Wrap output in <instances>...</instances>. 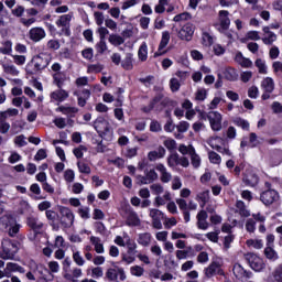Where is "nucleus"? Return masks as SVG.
<instances>
[{"label":"nucleus","instance_id":"obj_33","mask_svg":"<svg viewBox=\"0 0 282 282\" xmlns=\"http://www.w3.org/2000/svg\"><path fill=\"white\" fill-rule=\"evenodd\" d=\"M121 67L123 69L130 70L133 69V54L127 53L124 59L121 62Z\"/></svg>","mask_w":282,"mask_h":282},{"label":"nucleus","instance_id":"obj_3","mask_svg":"<svg viewBox=\"0 0 282 282\" xmlns=\"http://www.w3.org/2000/svg\"><path fill=\"white\" fill-rule=\"evenodd\" d=\"M18 252L19 246L17 242L10 239H3L1 241L0 259H3L4 261L12 260L17 257Z\"/></svg>","mask_w":282,"mask_h":282},{"label":"nucleus","instance_id":"obj_60","mask_svg":"<svg viewBox=\"0 0 282 282\" xmlns=\"http://www.w3.org/2000/svg\"><path fill=\"white\" fill-rule=\"evenodd\" d=\"M14 144H17V147H26L28 141H25V135L20 134L18 137H15L14 138Z\"/></svg>","mask_w":282,"mask_h":282},{"label":"nucleus","instance_id":"obj_46","mask_svg":"<svg viewBox=\"0 0 282 282\" xmlns=\"http://www.w3.org/2000/svg\"><path fill=\"white\" fill-rule=\"evenodd\" d=\"M208 158H209V162H212V164H221V156L219 154H217V152L209 151Z\"/></svg>","mask_w":282,"mask_h":282},{"label":"nucleus","instance_id":"obj_15","mask_svg":"<svg viewBox=\"0 0 282 282\" xmlns=\"http://www.w3.org/2000/svg\"><path fill=\"white\" fill-rule=\"evenodd\" d=\"M242 182L245 185L250 186L251 188H254L257 184H259V175L252 171H246L242 177Z\"/></svg>","mask_w":282,"mask_h":282},{"label":"nucleus","instance_id":"obj_63","mask_svg":"<svg viewBox=\"0 0 282 282\" xmlns=\"http://www.w3.org/2000/svg\"><path fill=\"white\" fill-rule=\"evenodd\" d=\"M76 176V174H74L73 170H66L64 172V180L68 183L74 182V177Z\"/></svg>","mask_w":282,"mask_h":282},{"label":"nucleus","instance_id":"obj_43","mask_svg":"<svg viewBox=\"0 0 282 282\" xmlns=\"http://www.w3.org/2000/svg\"><path fill=\"white\" fill-rule=\"evenodd\" d=\"M256 67L259 69V74H268V66H265V61L258 58L254 62Z\"/></svg>","mask_w":282,"mask_h":282},{"label":"nucleus","instance_id":"obj_44","mask_svg":"<svg viewBox=\"0 0 282 282\" xmlns=\"http://www.w3.org/2000/svg\"><path fill=\"white\" fill-rule=\"evenodd\" d=\"M271 162L275 166H279V164H281V162H282V152H281V150H276L275 152H273V154L271 155Z\"/></svg>","mask_w":282,"mask_h":282},{"label":"nucleus","instance_id":"obj_31","mask_svg":"<svg viewBox=\"0 0 282 282\" xmlns=\"http://www.w3.org/2000/svg\"><path fill=\"white\" fill-rule=\"evenodd\" d=\"M235 61L238 63V65H241V67H250L252 65V61H250V58L243 57L241 52L236 54Z\"/></svg>","mask_w":282,"mask_h":282},{"label":"nucleus","instance_id":"obj_64","mask_svg":"<svg viewBox=\"0 0 282 282\" xmlns=\"http://www.w3.org/2000/svg\"><path fill=\"white\" fill-rule=\"evenodd\" d=\"M203 43L206 46L213 45V35H209L208 33H203Z\"/></svg>","mask_w":282,"mask_h":282},{"label":"nucleus","instance_id":"obj_20","mask_svg":"<svg viewBox=\"0 0 282 282\" xmlns=\"http://www.w3.org/2000/svg\"><path fill=\"white\" fill-rule=\"evenodd\" d=\"M156 171H159V173H161V182L163 184H169V182H171L173 180V175H171V173L166 170V166H164V164L160 163L155 166Z\"/></svg>","mask_w":282,"mask_h":282},{"label":"nucleus","instance_id":"obj_1","mask_svg":"<svg viewBox=\"0 0 282 282\" xmlns=\"http://www.w3.org/2000/svg\"><path fill=\"white\" fill-rule=\"evenodd\" d=\"M50 61H52V58L45 53L35 55L26 65L25 70L28 74H30V76H34V74L43 72V69H45L47 65H50Z\"/></svg>","mask_w":282,"mask_h":282},{"label":"nucleus","instance_id":"obj_17","mask_svg":"<svg viewBox=\"0 0 282 282\" xmlns=\"http://www.w3.org/2000/svg\"><path fill=\"white\" fill-rule=\"evenodd\" d=\"M193 34H195V30L191 23L184 24L178 32V36L182 41H191Z\"/></svg>","mask_w":282,"mask_h":282},{"label":"nucleus","instance_id":"obj_18","mask_svg":"<svg viewBox=\"0 0 282 282\" xmlns=\"http://www.w3.org/2000/svg\"><path fill=\"white\" fill-rule=\"evenodd\" d=\"M229 15H230V12L226 10H221L218 12V21L220 25L218 30H228V28H230V18H228Z\"/></svg>","mask_w":282,"mask_h":282},{"label":"nucleus","instance_id":"obj_21","mask_svg":"<svg viewBox=\"0 0 282 282\" xmlns=\"http://www.w3.org/2000/svg\"><path fill=\"white\" fill-rule=\"evenodd\" d=\"M262 32L264 33V36L261 39V41L264 43V45H272L274 41H276V34L270 31V26H264Z\"/></svg>","mask_w":282,"mask_h":282},{"label":"nucleus","instance_id":"obj_40","mask_svg":"<svg viewBox=\"0 0 282 282\" xmlns=\"http://www.w3.org/2000/svg\"><path fill=\"white\" fill-rule=\"evenodd\" d=\"M108 41L109 43H111V45H115V46L124 44V40L122 39V35H118V34H110Z\"/></svg>","mask_w":282,"mask_h":282},{"label":"nucleus","instance_id":"obj_6","mask_svg":"<svg viewBox=\"0 0 282 282\" xmlns=\"http://www.w3.org/2000/svg\"><path fill=\"white\" fill-rule=\"evenodd\" d=\"M118 276H119V281H127V273H124L123 268L113 265V268H109L106 271V279L111 282H113V281L118 282Z\"/></svg>","mask_w":282,"mask_h":282},{"label":"nucleus","instance_id":"obj_45","mask_svg":"<svg viewBox=\"0 0 282 282\" xmlns=\"http://www.w3.org/2000/svg\"><path fill=\"white\" fill-rule=\"evenodd\" d=\"M264 254L267 259H272L273 261H276V259H279V253H276L275 250L272 249V247H267L264 249Z\"/></svg>","mask_w":282,"mask_h":282},{"label":"nucleus","instance_id":"obj_53","mask_svg":"<svg viewBox=\"0 0 282 282\" xmlns=\"http://www.w3.org/2000/svg\"><path fill=\"white\" fill-rule=\"evenodd\" d=\"M189 127H191V123H188L187 121H181L176 126V129H177L178 133H186V131H188Z\"/></svg>","mask_w":282,"mask_h":282},{"label":"nucleus","instance_id":"obj_35","mask_svg":"<svg viewBox=\"0 0 282 282\" xmlns=\"http://www.w3.org/2000/svg\"><path fill=\"white\" fill-rule=\"evenodd\" d=\"M234 124H236V127H240L242 128L245 131H249L250 129V122H248V120L242 119L241 117H237L232 120Z\"/></svg>","mask_w":282,"mask_h":282},{"label":"nucleus","instance_id":"obj_27","mask_svg":"<svg viewBox=\"0 0 282 282\" xmlns=\"http://www.w3.org/2000/svg\"><path fill=\"white\" fill-rule=\"evenodd\" d=\"M151 239H152V236L150 232H143V234H139L137 241L139 246H143V248H148V246H151Z\"/></svg>","mask_w":282,"mask_h":282},{"label":"nucleus","instance_id":"obj_34","mask_svg":"<svg viewBox=\"0 0 282 282\" xmlns=\"http://www.w3.org/2000/svg\"><path fill=\"white\" fill-rule=\"evenodd\" d=\"M6 270L8 272H20V274H25V269L18 263L9 262L7 263Z\"/></svg>","mask_w":282,"mask_h":282},{"label":"nucleus","instance_id":"obj_5","mask_svg":"<svg viewBox=\"0 0 282 282\" xmlns=\"http://www.w3.org/2000/svg\"><path fill=\"white\" fill-rule=\"evenodd\" d=\"M167 165L170 169H175V166H183L184 169H188L191 166V162L186 156H180L176 152L172 153L167 158Z\"/></svg>","mask_w":282,"mask_h":282},{"label":"nucleus","instance_id":"obj_28","mask_svg":"<svg viewBox=\"0 0 282 282\" xmlns=\"http://www.w3.org/2000/svg\"><path fill=\"white\" fill-rule=\"evenodd\" d=\"M90 243L94 245L95 251L97 252V254H102V252H105V246L102 245L100 238L96 236H91Z\"/></svg>","mask_w":282,"mask_h":282},{"label":"nucleus","instance_id":"obj_42","mask_svg":"<svg viewBox=\"0 0 282 282\" xmlns=\"http://www.w3.org/2000/svg\"><path fill=\"white\" fill-rule=\"evenodd\" d=\"M224 76L226 78V80H230V82H235L237 80V70H235L234 68H227L224 72Z\"/></svg>","mask_w":282,"mask_h":282},{"label":"nucleus","instance_id":"obj_2","mask_svg":"<svg viewBox=\"0 0 282 282\" xmlns=\"http://www.w3.org/2000/svg\"><path fill=\"white\" fill-rule=\"evenodd\" d=\"M169 102H171V99L166 97L164 98V94L159 93L148 106L141 108V111H143V113H151L153 109H155V111H163L164 108L169 107Z\"/></svg>","mask_w":282,"mask_h":282},{"label":"nucleus","instance_id":"obj_32","mask_svg":"<svg viewBox=\"0 0 282 282\" xmlns=\"http://www.w3.org/2000/svg\"><path fill=\"white\" fill-rule=\"evenodd\" d=\"M140 224H141V220H140V217H138V213L129 212L127 225L128 226H140Z\"/></svg>","mask_w":282,"mask_h":282},{"label":"nucleus","instance_id":"obj_52","mask_svg":"<svg viewBox=\"0 0 282 282\" xmlns=\"http://www.w3.org/2000/svg\"><path fill=\"white\" fill-rule=\"evenodd\" d=\"M164 6H169V0H160L159 4L155 6V12L156 14H162L164 12V10H166L164 8Z\"/></svg>","mask_w":282,"mask_h":282},{"label":"nucleus","instance_id":"obj_29","mask_svg":"<svg viewBox=\"0 0 282 282\" xmlns=\"http://www.w3.org/2000/svg\"><path fill=\"white\" fill-rule=\"evenodd\" d=\"M236 208L240 217H250V210L246 208V203H243V200H237Z\"/></svg>","mask_w":282,"mask_h":282},{"label":"nucleus","instance_id":"obj_30","mask_svg":"<svg viewBox=\"0 0 282 282\" xmlns=\"http://www.w3.org/2000/svg\"><path fill=\"white\" fill-rule=\"evenodd\" d=\"M197 199L200 202V208H204L210 202V191L206 189L197 194Z\"/></svg>","mask_w":282,"mask_h":282},{"label":"nucleus","instance_id":"obj_58","mask_svg":"<svg viewBox=\"0 0 282 282\" xmlns=\"http://www.w3.org/2000/svg\"><path fill=\"white\" fill-rule=\"evenodd\" d=\"M193 149H195L193 145H184V144H181L178 147V151L180 153H182V155H191V152L193 151Z\"/></svg>","mask_w":282,"mask_h":282},{"label":"nucleus","instance_id":"obj_55","mask_svg":"<svg viewBox=\"0 0 282 282\" xmlns=\"http://www.w3.org/2000/svg\"><path fill=\"white\" fill-rule=\"evenodd\" d=\"M105 69V66L101 64H91L88 66V72H91L94 74H100Z\"/></svg>","mask_w":282,"mask_h":282},{"label":"nucleus","instance_id":"obj_41","mask_svg":"<svg viewBox=\"0 0 282 282\" xmlns=\"http://www.w3.org/2000/svg\"><path fill=\"white\" fill-rule=\"evenodd\" d=\"M212 149H215L216 151H218V153H223V155H228L230 158V155H232V152H230V149L226 148V147H221V145H217V143H215V141H212Z\"/></svg>","mask_w":282,"mask_h":282},{"label":"nucleus","instance_id":"obj_23","mask_svg":"<svg viewBox=\"0 0 282 282\" xmlns=\"http://www.w3.org/2000/svg\"><path fill=\"white\" fill-rule=\"evenodd\" d=\"M51 98L52 100H56V102H64V100H67V98H69V94L64 89H58L51 94Z\"/></svg>","mask_w":282,"mask_h":282},{"label":"nucleus","instance_id":"obj_48","mask_svg":"<svg viewBox=\"0 0 282 282\" xmlns=\"http://www.w3.org/2000/svg\"><path fill=\"white\" fill-rule=\"evenodd\" d=\"M164 147L166 148L167 151H175L177 149V142L173 139H166L163 142Z\"/></svg>","mask_w":282,"mask_h":282},{"label":"nucleus","instance_id":"obj_12","mask_svg":"<svg viewBox=\"0 0 282 282\" xmlns=\"http://www.w3.org/2000/svg\"><path fill=\"white\" fill-rule=\"evenodd\" d=\"M207 120H209L213 131H221V113L218 111H209L207 113Z\"/></svg>","mask_w":282,"mask_h":282},{"label":"nucleus","instance_id":"obj_51","mask_svg":"<svg viewBox=\"0 0 282 282\" xmlns=\"http://www.w3.org/2000/svg\"><path fill=\"white\" fill-rule=\"evenodd\" d=\"M84 152H87V148L85 145H79L78 148H75L73 150V153L75 158H77V160H80V158H83Z\"/></svg>","mask_w":282,"mask_h":282},{"label":"nucleus","instance_id":"obj_26","mask_svg":"<svg viewBox=\"0 0 282 282\" xmlns=\"http://www.w3.org/2000/svg\"><path fill=\"white\" fill-rule=\"evenodd\" d=\"M267 282H282V263L268 276Z\"/></svg>","mask_w":282,"mask_h":282},{"label":"nucleus","instance_id":"obj_49","mask_svg":"<svg viewBox=\"0 0 282 282\" xmlns=\"http://www.w3.org/2000/svg\"><path fill=\"white\" fill-rule=\"evenodd\" d=\"M79 173H84L86 175H89L91 173V167L87 163L78 162L77 163Z\"/></svg>","mask_w":282,"mask_h":282},{"label":"nucleus","instance_id":"obj_9","mask_svg":"<svg viewBox=\"0 0 282 282\" xmlns=\"http://www.w3.org/2000/svg\"><path fill=\"white\" fill-rule=\"evenodd\" d=\"M260 202L264 204V206H272L274 202H279V193L274 189H268L261 193Z\"/></svg>","mask_w":282,"mask_h":282},{"label":"nucleus","instance_id":"obj_54","mask_svg":"<svg viewBox=\"0 0 282 282\" xmlns=\"http://www.w3.org/2000/svg\"><path fill=\"white\" fill-rule=\"evenodd\" d=\"M180 87H182V84H180V80L177 78H172L170 80L171 91H173V93L180 91Z\"/></svg>","mask_w":282,"mask_h":282},{"label":"nucleus","instance_id":"obj_38","mask_svg":"<svg viewBox=\"0 0 282 282\" xmlns=\"http://www.w3.org/2000/svg\"><path fill=\"white\" fill-rule=\"evenodd\" d=\"M138 56L140 61H147L149 56V47L147 46V42H143L139 48Z\"/></svg>","mask_w":282,"mask_h":282},{"label":"nucleus","instance_id":"obj_62","mask_svg":"<svg viewBox=\"0 0 282 282\" xmlns=\"http://www.w3.org/2000/svg\"><path fill=\"white\" fill-rule=\"evenodd\" d=\"M247 245L252 246V248H256V250H261V248H263L262 240H248Z\"/></svg>","mask_w":282,"mask_h":282},{"label":"nucleus","instance_id":"obj_16","mask_svg":"<svg viewBox=\"0 0 282 282\" xmlns=\"http://www.w3.org/2000/svg\"><path fill=\"white\" fill-rule=\"evenodd\" d=\"M70 21H72L70 14L61 15L59 19L56 21L57 28H65L62 30V32H64L66 36H69V34H72V32L69 31Z\"/></svg>","mask_w":282,"mask_h":282},{"label":"nucleus","instance_id":"obj_14","mask_svg":"<svg viewBox=\"0 0 282 282\" xmlns=\"http://www.w3.org/2000/svg\"><path fill=\"white\" fill-rule=\"evenodd\" d=\"M169 41H171V33L169 31H165L162 33V39L159 44L158 52L154 53V58H158V56H164L166 54V51H163L166 45H169Z\"/></svg>","mask_w":282,"mask_h":282},{"label":"nucleus","instance_id":"obj_8","mask_svg":"<svg viewBox=\"0 0 282 282\" xmlns=\"http://www.w3.org/2000/svg\"><path fill=\"white\" fill-rule=\"evenodd\" d=\"M246 261H248L251 270H254L256 272H261L263 268H265L263 259H261L259 256L254 253H247Z\"/></svg>","mask_w":282,"mask_h":282},{"label":"nucleus","instance_id":"obj_25","mask_svg":"<svg viewBox=\"0 0 282 282\" xmlns=\"http://www.w3.org/2000/svg\"><path fill=\"white\" fill-rule=\"evenodd\" d=\"M56 111H59L64 116H68V118H74V116H76V113H78V108L59 106L58 108H56Z\"/></svg>","mask_w":282,"mask_h":282},{"label":"nucleus","instance_id":"obj_57","mask_svg":"<svg viewBox=\"0 0 282 282\" xmlns=\"http://www.w3.org/2000/svg\"><path fill=\"white\" fill-rule=\"evenodd\" d=\"M130 272L131 274H133V276H142V274H144V268L140 265H134L131 267Z\"/></svg>","mask_w":282,"mask_h":282},{"label":"nucleus","instance_id":"obj_13","mask_svg":"<svg viewBox=\"0 0 282 282\" xmlns=\"http://www.w3.org/2000/svg\"><path fill=\"white\" fill-rule=\"evenodd\" d=\"M204 274L206 279H213L216 274H219L220 276L224 275V270H221V264H219V262L214 261L204 269Z\"/></svg>","mask_w":282,"mask_h":282},{"label":"nucleus","instance_id":"obj_47","mask_svg":"<svg viewBox=\"0 0 282 282\" xmlns=\"http://www.w3.org/2000/svg\"><path fill=\"white\" fill-rule=\"evenodd\" d=\"M150 191H152L153 195H162L164 193V186L160 183H154L150 186Z\"/></svg>","mask_w":282,"mask_h":282},{"label":"nucleus","instance_id":"obj_7","mask_svg":"<svg viewBox=\"0 0 282 282\" xmlns=\"http://www.w3.org/2000/svg\"><path fill=\"white\" fill-rule=\"evenodd\" d=\"M26 225L34 232V237H30L29 239L30 241H34V239H36V235H41V230H43L44 224L39 219V217L29 216L26 218Z\"/></svg>","mask_w":282,"mask_h":282},{"label":"nucleus","instance_id":"obj_22","mask_svg":"<svg viewBox=\"0 0 282 282\" xmlns=\"http://www.w3.org/2000/svg\"><path fill=\"white\" fill-rule=\"evenodd\" d=\"M232 272L236 276V279H250V276H252L251 272H248L243 269V267H241V264L236 263L234 265Z\"/></svg>","mask_w":282,"mask_h":282},{"label":"nucleus","instance_id":"obj_50","mask_svg":"<svg viewBox=\"0 0 282 282\" xmlns=\"http://www.w3.org/2000/svg\"><path fill=\"white\" fill-rule=\"evenodd\" d=\"M150 217L152 220L164 219V213H162L160 209H150Z\"/></svg>","mask_w":282,"mask_h":282},{"label":"nucleus","instance_id":"obj_36","mask_svg":"<svg viewBox=\"0 0 282 282\" xmlns=\"http://www.w3.org/2000/svg\"><path fill=\"white\" fill-rule=\"evenodd\" d=\"M189 155L194 169H199V166L202 165V158L198 156L197 152H195V149H192Z\"/></svg>","mask_w":282,"mask_h":282},{"label":"nucleus","instance_id":"obj_39","mask_svg":"<svg viewBox=\"0 0 282 282\" xmlns=\"http://www.w3.org/2000/svg\"><path fill=\"white\" fill-rule=\"evenodd\" d=\"M2 69L6 74H9L10 76H19V69H17V66L14 65L3 64Z\"/></svg>","mask_w":282,"mask_h":282},{"label":"nucleus","instance_id":"obj_10","mask_svg":"<svg viewBox=\"0 0 282 282\" xmlns=\"http://www.w3.org/2000/svg\"><path fill=\"white\" fill-rule=\"evenodd\" d=\"M261 89L264 91L262 94V100H270V95L274 91V79L272 77H267L261 82Z\"/></svg>","mask_w":282,"mask_h":282},{"label":"nucleus","instance_id":"obj_61","mask_svg":"<svg viewBox=\"0 0 282 282\" xmlns=\"http://www.w3.org/2000/svg\"><path fill=\"white\" fill-rule=\"evenodd\" d=\"M73 259L77 265H85V259H83V256H80V251H76L73 254Z\"/></svg>","mask_w":282,"mask_h":282},{"label":"nucleus","instance_id":"obj_4","mask_svg":"<svg viewBox=\"0 0 282 282\" xmlns=\"http://www.w3.org/2000/svg\"><path fill=\"white\" fill-rule=\"evenodd\" d=\"M59 224L62 228H72L74 226V213H72V209L65 206L59 207Z\"/></svg>","mask_w":282,"mask_h":282},{"label":"nucleus","instance_id":"obj_19","mask_svg":"<svg viewBox=\"0 0 282 282\" xmlns=\"http://www.w3.org/2000/svg\"><path fill=\"white\" fill-rule=\"evenodd\" d=\"M45 36V30L43 28H32L29 31V39L33 41L34 43H39V41H43V37Z\"/></svg>","mask_w":282,"mask_h":282},{"label":"nucleus","instance_id":"obj_56","mask_svg":"<svg viewBox=\"0 0 282 282\" xmlns=\"http://www.w3.org/2000/svg\"><path fill=\"white\" fill-rule=\"evenodd\" d=\"M96 50L98 54H105V52H107V42L105 40H100L99 43L96 44Z\"/></svg>","mask_w":282,"mask_h":282},{"label":"nucleus","instance_id":"obj_37","mask_svg":"<svg viewBox=\"0 0 282 282\" xmlns=\"http://www.w3.org/2000/svg\"><path fill=\"white\" fill-rule=\"evenodd\" d=\"M145 180L148 184H153V182L158 181V172L155 170H145L144 171Z\"/></svg>","mask_w":282,"mask_h":282},{"label":"nucleus","instance_id":"obj_11","mask_svg":"<svg viewBox=\"0 0 282 282\" xmlns=\"http://www.w3.org/2000/svg\"><path fill=\"white\" fill-rule=\"evenodd\" d=\"M94 127L96 131L102 135H107L111 132V126H109V121H107L104 117H98L94 122Z\"/></svg>","mask_w":282,"mask_h":282},{"label":"nucleus","instance_id":"obj_24","mask_svg":"<svg viewBox=\"0 0 282 282\" xmlns=\"http://www.w3.org/2000/svg\"><path fill=\"white\" fill-rule=\"evenodd\" d=\"M123 239H126V247L128 248V254H138V243L131 240V238L127 234H124Z\"/></svg>","mask_w":282,"mask_h":282},{"label":"nucleus","instance_id":"obj_59","mask_svg":"<svg viewBox=\"0 0 282 282\" xmlns=\"http://www.w3.org/2000/svg\"><path fill=\"white\" fill-rule=\"evenodd\" d=\"M95 230L99 235H106L107 234V227H105V224H102L101 221L95 223Z\"/></svg>","mask_w":282,"mask_h":282}]
</instances>
